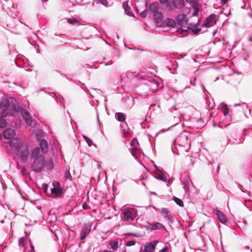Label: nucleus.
<instances>
[{
	"mask_svg": "<svg viewBox=\"0 0 252 252\" xmlns=\"http://www.w3.org/2000/svg\"><path fill=\"white\" fill-rule=\"evenodd\" d=\"M190 134L183 131L174 140L171 146L173 154L179 155L180 153L187 152L190 147Z\"/></svg>",
	"mask_w": 252,
	"mask_h": 252,
	"instance_id": "obj_1",
	"label": "nucleus"
},
{
	"mask_svg": "<svg viewBox=\"0 0 252 252\" xmlns=\"http://www.w3.org/2000/svg\"><path fill=\"white\" fill-rule=\"evenodd\" d=\"M40 148L36 147L31 150V159L32 161L31 165V169L36 173L41 172L45 165V157L39 155Z\"/></svg>",
	"mask_w": 252,
	"mask_h": 252,
	"instance_id": "obj_2",
	"label": "nucleus"
},
{
	"mask_svg": "<svg viewBox=\"0 0 252 252\" xmlns=\"http://www.w3.org/2000/svg\"><path fill=\"white\" fill-rule=\"evenodd\" d=\"M15 154L18 156L22 162H26L31 157V151L29 145L26 144L20 147Z\"/></svg>",
	"mask_w": 252,
	"mask_h": 252,
	"instance_id": "obj_3",
	"label": "nucleus"
},
{
	"mask_svg": "<svg viewBox=\"0 0 252 252\" xmlns=\"http://www.w3.org/2000/svg\"><path fill=\"white\" fill-rule=\"evenodd\" d=\"M8 143L10 147L14 153L20 149V147L23 146L22 140L17 138L10 140Z\"/></svg>",
	"mask_w": 252,
	"mask_h": 252,
	"instance_id": "obj_4",
	"label": "nucleus"
},
{
	"mask_svg": "<svg viewBox=\"0 0 252 252\" xmlns=\"http://www.w3.org/2000/svg\"><path fill=\"white\" fill-rule=\"evenodd\" d=\"M217 16L215 14H212L206 18L205 22L202 26H205L207 28H210L217 23Z\"/></svg>",
	"mask_w": 252,
	"mask_h": 252,
	"instance_id": "obj_5",
	"label": "nucleus"
},
{
	"mask_svg": "<svg viewBox=\"0 0 252 252\" xmlns=\"http://www.w3.org/2000/svg\"><path fill=\"white\" fill-rule=\"evenodd\" d=\"M10 102L8 98L2 97L0 101V109L3 111L2 114L5 116L7 111H9Z\"/></svg>",
	"mask_w": 252,
	"mask_h": 252,
	"instance_id": "obj_6",
	"label": "nucleus"
},
{
	"mask_svg": "<svg viewBox=\"0 0 252 252\" xmlns=\"http://www.w3.org/2000/svg\"><path fill=\"white\" fill-rule=\"evenodd\" d=\"M145 227L147 228L148 230H150V231L160 229H166L165 226L162 224L158 222L152 223L148 222L147 225L145 226Z\"/></svg>",
	"mask_w": 252,
	"mask_h": 252,
	"instance_id": "obj_7",
	"label": "nucleus"
},
{
	"mask_svg": "<svg viewBox=\"0 0 252 252\" xmlns=\"http://www.w3.org/2000/svg\"><path fill=\"white\" fill-rule=\"evenodd\" d=\"M91 230V225L90 224H85L82 226L80 232V240H84L90 234Z\"/></svg>",
	"mask_w": 252,
	"mask_h": 252,
	"instance_id": "obj_8",
	"label": "nucleus"
},
{
	"mask_svg": "<svg viewBox=\"0 0 252 252\" xmlns=\"http://www.w3.org/2000/svg\"><path fill=\"white\" fill-rule=\"evenodd\" d=\"M177 24L181 26H184L187 24L188 19L185 14H179L176 18Z\"/></svg>",
	"mask_w": 252,
	"mask_h": 252,
	"instance_id": "obj_9",
	"label": "nucleus"
},
{
	"mask_svg": "<svg viewBox=\"0 0 252 252\" xmlns=\"http://www.w3.org/2000/svg\"><path fill=\"white\" fill-rule=\"evenodd\" d=\"M21 114L23 119L25 121L26 124L29 126H31L32 120L30 113L26 110H24Z\"/></svg>",
	"mask_w": 252,
	"mask_h": 252,
	"instance_id": "obj_10",
	"label": "nucleus"
},
{
	"mask_svg": "<svg viewBox=\"0 0 252 252\" xmlns=\"http://www.w3.org/2000/svg\"><path fill=\"white\" fill-rule=\"evenodd\" d=\"M40 150L43 154H46L48 152L49 147L47 141L46 140L42 139L40 141Z\"/></svg>",
	"mask_w": 252,
	"mask_h": 252,
	"instance_id": "obj_11",
	"label": "nucleus"
},
{
	"mask_svg": "<svg viewBox=\"0 0 252 252\" xmlns=\"http://www.w3.org/2000/svg\"><path fill=\"white\" fill-rule=\"evenodd\" d=\"M15 131L12 128H8L3 132V136L6 139L13 138L15 135Z\"/></svg>",
	"mask_w": 252,
	"mask_h": 252,
	"instance_id": "obj_12",
	"label": "nucleus"
},
{
	"mask_svg": "<svg viewBox=\"0 0 252 252\" xmlns=\"http://www.w3.org/2000/svg\"><path fill=\"white\" fill-rule=\"evenodd\" d=\"M183 188L186 193L189 192V186L192 184V181L189 177L184 178L183 181Z\"/></svg>",
	"mask_w": 252,
	"mask_h": 252,
	"instance_id": "obj_13",
	"label": "nucleus"
},
{
	"mask_svg": "<svg viewBox=\"0 0 252 252\" xmlns=\"http://www.w3.org/2000/svg\"><path fill=\"white\" fill-rule=\"evenodd\" d=\"M153 17L154 21L157 24H160L162 23L163 16L161 12L159 11H156L154 13Z\"/></svg>",
	"mask_w": 252,
	"mask_h": 252,
	"instance_id": "obj_14",
	"label": "nucleus"
},
{
	"mask_svg": "<svg viewBox=\"0 0 252 252\" xmlns=\"http://www.w3.org/2000/svg\"><path fill=\"white\" fill-rule=\"evenodd\" d=\"M214 213L217 215L218 220L221 223H224L227 221L226 216L221 211L219 210H214Z\"/></svg>",
	"mask_w": 252,
	"mask_h": 252,
	"instance_id": "obj_15",
	"label": "nucleus"
},
{
	"mask_svg": "<svg viewBox=\"0 0 252 252\" xmlns=\"http://www.w3.org/2000/svg\"><path fill=\"white\" fill-rule=\"evenodd\" d=\"M158 243V242L157 241H154L149 243L148 245L145 246L144 250V252H153L155 249Z\"/></svg>",
	"mask_w": 252,
	"mask_h": 252,
	"instance_id": "obj_16",
	"label": "nucleus"
},
{
	"mask_svg": "<svg viewBox=\"0 0 252 252\" xmlns=\"http://www.w3.org/2000/svg\"><path fill=\"white\" fill-rule=\"evenodd\" d=\"M159 4L157 2H154L150 4L148 9V12L150 14H152L155 13L156 11H158V8Z\"/></svg>",
	"mask_w": 252,
	"mask_h": 252,
	"instance_id": "obj_17",
	"label": "nucleus"
},
{
	"mask_svg": "<svg viewBox=\"0 0 252 252\" xmlns=\"http://www.w3.org/2000/svg\"><path fill=\"white\" fill-rule=\"evenodd\" d=\"M51 193L57 197H61L63 193V189L62 188H52Z\"/></svg>",
	"mask_w": 252,
	"mask_h": 252,
	"instance_id": "obj_18",
	"label": "nucleus"
},
{
	"mask_svg": "<svg viewBox=\"0 0 252 252\" xmlns=\"http://www.w3.org/2000/svg\"><path fill=\"white\" fill-rule=\"evenodd\" d=\"M172 5L176 8L182 9L185 5L184 0H173Z\"/></svg>",
	"mask_w": 252,
	"mask_h": 252,
	"instance_id": "obj_19",
	"label": "nucleus"
},
{
	"mask_svg": "<svg viewBox=\"0 0 252 252\" xmlns=\"http://www.w3.org/2000/svg\"><path fill=\"white\" fill-rule=\"evenodd\" d=\"M124 217L127 221H132L134 220L132 212L128 210L124 211Z\"/></svg>",
	"mask_w": 252,
	"mask_h": 252,
	"instance_id": "obj_20",
	"label": "nucleus"
},
{
	"mask_svg": "<svg viewBox=\"0 0 252 252\" xmlns=\"http://www.w3.org/2000/svg\"><path fill=\"white\" fill-rule=\"evenodd\" d=\"M109 248L112 249L114 252L117 251L119 247V242L117 240L111 241L109 243Z\"/></svg>",
	"mask_w": 252,
	"mask_h": 252,
	"instance_id": "obj_21",
	"label": "nucleus"
},
{
	"mask_svg": "<svg viewBox=\"0 0 252 252\" xmlns=\"http://www.w3.org/2000/svg\"><path fill=\"white\" fill-rule=\"evenodd\" d=\"M115 118L120 122H124L126 121V117L125 115L121 112H117L115 114Z\"/></svg>",
	"mask_w": 252,
	"mask_h": 252,
	"instance_id": "obj_22",
	"label": "nucleus"
},
{
	"mask_svg": "<svg viewBox=\"0 0 252 252\" xmlns=\"http://www.w3.org/2000/svg\"><path fill=\"white\" fill-rule=\"evenodd\" d=\"M128 1H125L123 3V7L125 10V12L126 14L129 15V16H134L133 13L130 11V8L128 5Z\"/></svg>",
	"mask_w": 252,
	"mask_h": 252,
	"instance_id": "obj_23",
	"label": "nucleus"
},
{
	"mask_svg": "<svg viewBox=\"0 0 252 252\" xmlns=\"http://www.w3.org/2000/svg\"><path fill=\"white\" fill-rule=\"evenodd\" d=\"M13 110L15 114H17L19 112H21V113L24 111V109L20 107L19 105H14L13 107Z\"/></svg>",
	"mask_w": 252,
	"mask_h": 252,
	"instance_id": "obj_24",
	"label": "nucleus"
},
{
	"mask_svg": "<svg viewBox=\"0 0 252 252\" xmlns=\"http://www.w3.org/2000/svg\"><path fill=\"white\" fill-rule=\"evenodd\" d=\"M132 156L136 159L138 158L139 157V154L137 148H132L131 151Z\"/></svg>",
	"mask_w": 252,
	"mask_h": 252,
	"instance_id": "obj_25",
	"label": "nucleus"
},
{
	"mask_svg": "<svg viewBox=\"0 0 252 252\" xmlns=\"http://www.w3.org/2000/svg\"><path fill=\"white\" fill-rule=\"evenodd\" d=\"M24 252H35L34 249V246L32 244L31 241H30L29 247L27 246L25 248Z\"/></svg>",
	"mask_w": 252,
	"mask_h": 252,
	"instance_id": "obj_26",
	"label": "nucleus"
},
{
	"mask_svg": "<svg viewBox=\"0 0 252 252\" xmlns=\"http://www.w3.org/2000/svg\"><path fill=\"white\" fill-rule=\"evenodd\" d=\"M221 108L222 110V112L223 113L224 116H226L228 113V108L226 104L221 103Z\"/></svg>",
	"mask_w": 252,
	"mask_h": 252,
	"instance_id": "obj_27",
	"label": "nucleus"
},
{
	"mask_svg": "<svg viewBox=\"0 0 252 252\" xmlns=\"http://www.w3.org/2000/svg\"><path fill=\"white\" fill-rule=\"evenodd\" d=\"M121 126L123 128V132L125 134L130 133V132H129V128L128 127V126L126 123H125V124L122 125Z\"/></svg>",
	"mask_w": 252,
	"mask_h": 252,
	"instance_id": "obj_28",
	"label": "nucleus"
},
{
	"mask_svg": "<svg viewBox=\"0 0 252 252\" xmlns=\"http://www.w3.org/2000/svg\"><path fill=\"white\" fill-rule=\"evenodd\" d=\"M173 200L179 206L183 207L184 206V203L181 199L176 197H174Z\"/></svg>",
	"mask_w": 252,
	"mask_h": 252,
	"instance_id": "obj_29",
	"label": "nucleus"
},
{
	"mask_svg": "<svg viewBox=\"0 0 252 252\" xmlns=\"http://www.w3.org/2000/svg\"><path fill=\"white\" fill-rule=\"evenodd\" d=\"M7 122L2 117H0V128H4L6 126Z\"/></svg>",
	"mask_w": 252,
	"mask_h": 252,
	"instance_id": "obj_30",
	"label": "nucleus"
},
{
	"mask_svg": "<svg viewBox=\"0 0 252 252\" xmlns=\"http://www.w3.org/2000/svg\"><path fill=\"white\" fill-rule=\"evenodd\" d=\"M157 178L164 182H166L167 181L166 176L162 173H159L157 175Z\"/></svg>",
	"mask_w": 252,
	"mask_h": 252,
	"instance_id": "obj_31",
	"label": "nucleus"
},
{
	"mask_svg": "<svg viewBox=\"0 0 252 252\" xmlns=\"http://www.w3.org/2000/svg\"><path fill=\"white\" fill-rule=\"evenodd\" d=\"M166 24L168 26H174L175 25V22L172 19L168 18L166 20Z\"/></svg>",
	"mask_w": 252,
	"mask_h": 252,
	"instance_id": "obj_32",
	"label": "nucleus"
},
{
	"mask_svg": "<svg viewBox=\"0 0 252 252\" xmlns=\"http://www.w3.org/2000/svg\"><path fill=\"white\" fill-rule=\"evenodd\" d=\"M160 4L164 7L167 8L169 6L168 0H159Z\"/></svg>",
	"mask_w": 252,
	"mask_h": 252,
	"instance_id": "obj_33",
	"label": "nucleus"
},
{
	"mask_svg": "<svg viewBox=\"0 0 252 252\" xmlns=\"http://www.w3.org/2000/svg\"><path fill=\"white\" fill-rule=\"evenodd\" d=\"M19 244L20 245L25 246L27 244L26 239L25 237H21L19 240Z\"/></svg>",
	"mask_w": 252,
	"mask_h": 252,
	"instance_id": "obj_34",
	"label": "nucleus"
},
{
	"mask_svg": "<svg viewBox=\"0 0 252 252\" xmlns=\"http://www.w3.org/2000/svg\"><path fill=\"white\" fill-rule=\"evenodd\" d=\"M83 138L89 146H91L93 144V141L87 136L83 135Z\"/></svg>",
	"mask_w": 252,
	"mask_h": 252,
	"instance_id": "obj_35",
	"label": "nucleus"
},
{
	"mask_svg": "<svg viewBox=\"0 0 252 252\" xmlns=\"http://www.w3.org/2000/svg\"><path fill=\"white\" fill-rule=\"evenodd\" d=\"M160 213L161 214V215L164 217V218L167 216L169 214V211L166 208H161V210L160 211Z\"/></svg>",
	"mask_w": 252,
	"mask_h": 252,
	"instance_id": "obj_36",
	"label": "nucleus"
},
{
	"mask_svg": "<svg viewBox=\"0 0 252 252\" xmlns=\"http://www.w3.org/2000/svg\"><path fill=\"white\" fill-rule=\"evenodd\" d=\"M164 218L166 219L169 223H172L174 222L173 217L171 215H169V214L166 216Z\"/></svg>",
	"mask_w": 252,
	"mask_h": 252,
	"instance_id": "obj_37",
	"label": "nucleus"
},
{
	"mask_svg": "<svg viewBox=\"0 0 252 252\" xmlns=\"http://www.w3.org/2000/svg\"><path fill=\"white\" fill-rule=\"evenodd\" d=\"M194 6V10L192 14L193 16H196L198 15V12H199V8L196 5V4L194 5L192 4Z\"/></svg>",
	"mask_w": 252,
	"mask_h": 252,
	"instance_id": "obj_38",
	"label": "nucleus"
},
{
	"mask_svg": "<svg viewBox=\"0 0 252 252\" xmlns=\"http://www.w3.org/2000/svg\"><path fill=\"white\" fill-rule=\"evenodd\" d=\"M52 185L53 186V188H61L60 186V184L59 182L56 181H54L52 182Z\"/></svg>",
	"mask_w": 252,
	"mask_h": 252,
	"instance_id": "obj_39",
	"label": "nucleus"
},
{
	"mask_svg": "<svg viewBox=\"0 0 252 252\" xmlns=\"http://www.w3.org/2000/svg\"><path fill=\"white\" fill-rule=\"evenodd\" d=\"M67 21H68V22L70 24H72V25H74L75 24V23H77L78 22V20H76V19L75 18H73V19H67Z\"/></svg>",
	"mask_w": 252,
	"mask_h": 252,
	"instance_id": "obj_40",
	"label": "nucleus"
},
{
	"mask_svg": "<svg viewBox=\"0 0 252 252\" xmlns=\"http://www.w3.org/2000/svg\"><path fill=\"white\" fill-rule=\"evenodd\" d=\"M21 173L23 176H26L27 175V170L25 167H23L21 169Z\"/></svg>",
	"mask_w": 252,
	"mask_h": 252,
	"instance_id": "obj_41",
	"label": "nucleus"
},
{
	"mask_svg": "<svg viewBox=\"0 0 252 252\" xmlns=\"http://www.w3.org/2000/svg\"><path fill=\"white\" fill-rule=\"evenodd\" d=\"M135 243L136 242L134 240L129 241L126 242V246L127 247L134 246L135 244Z\"/></svg>",
	"mask_w": 252,
	"mask_h": 252,
	"instance_id": "obj_42",
	"label": "nucleus"
},
{
	"mask_svg": "<svg viewBox=\"0 0 252 252\" xmlns=\"http://www.w3.org/2000/svg\"><path fill=\"white\" fill-rule=\"evenodd\" d=\"M42 189L44 190V191L46 193H47L48 189V185L45 183H43L42 185Z\"/></svg>",
	"mask_w": 252,
	"mask_h": 252,
	"instance_id": "obj_43",
	"label": "nucleus"
},
{
	"mask_svg": "<svg viewBox=\"0 0 252 252\" xmlns=\"http://www.w3.org/2000/svg\"><path fill=\"white\" fill-rule=\"evenodd\" d=\"M138 144V140L136 138H134L132 140V141L130 142V145L131 146H136V145Z\"/></svg>",
	"mask_w": 252,
	"mask_h": 252,
	"instance_id": "obj_44",
	"label": "nucleus"
},
{
	"mask_svg": "<svg viewBox=\"0 0 252 252\" xmlns=\"http://www.w3.org/2000/svg\"><path fill=\"white\" fill-rule=\"evenodd\" d=\"M200 31L201 29L197 28V27L196 28H192V29L191 30L192 32L194 34L198 33Z\"/></svg>",
	"mask_w": 252,
	"mask_h": 252,
	"instance_id": "obj_45",
	"label": "nucleus"
},
{
	"mask_svg": "<svg viewBox=\"0 0 252 252\" xmlns=\"http://www.w3.org/2000/svg\"><path fill=\"white\" fill-rule=\"evenodd\" d=\"M178 32L181 34L186 33L188 32V30H184L182 29H178Z\"/></svg>",
	"mask_w": 252,
	"mask_h": 252,
	"instance_id": "obj_46",
	"label": "nucleus"
},
{
	"mask_svg": "<svg viewBox=\"0 0 252 252\" xmlns=\"http://www.w3.org/2000/svg\"><path fill=\"white\" fill-rule=\"evenodd\" d=\"M196 24H192V23H190L188 25V29L191 30L192 29V28H196Z\"/></svg>",
	"mask_w": 252,
	"mask_h": 252,
	"instance_id": "obj_47",
	"label": "nucleus"
},
{
	"mask_svg": "<svg viewBox=\"0 0 252 252\" xmlns=\"http://www.w3.org/2000/svg\"><path fill=\"white\" fill-rule=\"evenodd\" d=\"M98 2H99L101 4L103 5H106L107 4V1L106 0H97Z\"/></svg>",
	"mask_w": 252,
	"mask_h": 252,
	"instance_id": "obj_48",
	"label": "nucleus"
},
{
	"mask_svg": "<svg viewBox=\"0 0 252 252\" xmlns=\"http://www.w3.org/2000/svg\"><path fill=\"white\" fill-rule=\"evenodd\" d=\"M147 11H143L140 13V15L142 18H145L147 16Z\"/></svg>",
	"mask_w": 252,
	"mask_h": 252,
	"instance_id": "obj_49",
	"label": "nucleus"
},
{
	"mask_svg": "<svg viewBox=\"0 0 252 252\" xmlns=\"http://www.w3.org/2000/svg\"><path fill=\"white\" fill-rule=\"evenodd\" d=\"M159 252H168V249L167 247L165 246L163 249L160 250Z\"/></svg>",
	"mask_w": 252,
	"mask_h": 252,
	"instance_id": "obj_50",
	"label": "nucleus"
},
{
	"mask_svg": "<svg viewBox=\"0 0 252 252\" xmlns=\"http://www.w3.org/2000/svg\"><path fill=\"white\" fill-rule=\"evenodd\" d=\"M195 80H196V77H194V80L193 81H192V80H190L189 81V84L192 86H195Z\"/></svg>",
	"mask_w": 252,
	"mask_h": 252,
	"instance_id": "obj_51",
	"label": "nucleus"
},
{
	"mask_svg": "<svg viewBox=\"0 0 252 252\" xmlns=\"http://www.w3.org/2000/svg\"><path fill=\"white\" fill-rule=\"evenodd\" d=\"M66 179H70V180H71V179H72V176H71V174H70V172H67V173H66Z\"/></svg>",
	"mask_w": 252,
	"mask_h": 252,
	"instance_id": "obj_52",
	"label": "nucleus"
},
{
	"mask_svg": "<svg viewBox=\"0 0 252 252\" xmlns=\"http://www.w3.org/2000/svg\"><path fill=\"white\" fill-rule=\"evenodd\" d=\"M125 235L126 236H133V237H136V234L135 233H126L125 234Z\"/></svg>",
	"mask_w": 252,
	"mask_h": 252,
	"instance_id": "obj_53",
	"label": "nucleus"
},
{
	"mask_svg": "<svg viewBox=\"0 0 252 252\" xmlns=\"http://www.w3.org/2000/svg\"><path fill=\"white\" fill-rule=\"evenodd\" d=\"M228 2V0H220V3L222 4V5H224L225 4H226Z\"/></svg>",
	"mask_w": 252,
	"mask_h": 252,
	"instance_id": "obj_54",
	"label": "nucleus"
},
{
	"mask_svg": "<svg viewBox=\"0 0 252 252\" xmlns=\"http://www.w3.org/2000/svg\"><path fill=\"white\" fill-rule=\"evenodd\" d=\"M229 142H231V140L229 139ZM232 143H236V144H239L241 143V142L238 141L237 140L235 139L234 141H232Z\"/></svg>",
	"mask_w": 252,
	"mask_h": 252,
	"instance_id": "obj_55",
	"label": "nucleus"
},
{
	"mask_svg": "<svg viewBox=\"0 0 252 252\" xmlns=\"http://www.w3.org/2000/svg\"><path fill=\"white\" fill-rule=\"evenodd\" d=\"M83 208L84 209H87L88 208V205L86 203H85L83 205Z\"/></svg>",
	"mask_w": 252,
	"mask_h": 252,
	"instance_id": "obj_56",
	"label": "nucleus"
},
{
	"mask_svg": "<svg viewBox=\"0 0 252 252\" xmlns=\"http://www.w3.org/2000/svg\"><path fill=\"white\" fill-rule=\"evenodd\" d=\"M249 40L250 41H252V33L251 35H250L249 37Z\"/></svg>",
	"mask_w": 252,
	"mask_h": 252,
	"instance_id": "obj_57",
	"label": "nucleus"
},
{
	"mask_svg": "<svg viewBox=\"0 0 252 252\" xmlns=\"http://www.w3.org/2000/svg\"><path fill=\"white\" fill-rule=\"evenodd\" d=\"M201 88H202V90L204 92L205 91V86L203 84H201Z\"/></svg>",
	"mask_w": 252,
	"mask_h": 252,
	"instance_id": "obj_58",
	"label": "nucleus"
},
{
	"mask_svg": "<svg viewBox=\"0 0 252 252\" xmlns=\"http://www.w3.org/2000/svg\"><path fill=\"white\" fill-rule=\"evenodd\" d=\"M102 252H114V251L105 250H103Z\"/></svg>",
	"mask_w": 252,
	"mask_h": 252,
	"instance_id": "obj_59",
	"label": "nucleus"
},
{
	"mask_svg": "<svg viewBox=\"0 0 252 252\" xmlns=\"http://www.w3.org/2000/svg\"><path fill=\"white\" fill-rule=\"evenodd\" d=\"M186 0V1L187 2H189V3H193V2L192 1L193 0Z\"/></svg>",
	"mask_w": 252,
	"mask_h": 252,
	"instance_id": "obj_60",
	"label": "nucleus"
},
{
	"mask_svg": "<svg viewBox=\"0 0 252 252\" xmlns=\"http://www.w3.org/2000/svg\"><path fill=\"white\" fill-rule=\"evenodd\" d=\"M171 182H172L171 180H170H170H169L168 181V182H167V186H168V185H169V184H170V183H171Z\"/></svg>",
	"mask_w": 252,
	"mask_h": 252,
	"instance_id": "obj_61",
	"label": "nucleus"
},
{
	"mask_svg": "<svg viewBox=\"0 0 252 252\" xmlns=\"http://www.w3.org/2000/svg\"><path fill=\"white\" fill-rule=\"evenodd\" d=\"M49 164L53 167V161L50 162Z\"/></svg>",
	"mask_w": 252,
	"mask_h": 252,
	"instance_id": "obj_62",
	"label": "nucleus"
},
{
	"mask_svg": "<svg viewBox=\"0 0 252 252\" xmlns=\"http://www.w3.org/2000/svg\"><path fill=\"white\" fill-rule=\"evenodd\" d=\"M217 30H215L213 32V36H214L217 32Z\"/></svg>",
	"mask_w": 252,
	"mask_h": 252,
	"instance_id": "obj_63",
	"label": "nucleus"
},
{
	"mask_svg": "<svg viewBox=\"0 0 252 252\" xmlns=\"http://www.w3.org/2000/svg\"><path fill=\"white\" fill-rule=\"evenodd\" d=\"M185 88H186V89H189V88H190V86H188V85H187V86L185 87Z\"/></svg>",
	"mask_w": 252,
	"mask_h": 252,
	"instance_id": "obj_64",
	"label": "nucleus"
}]
</instances>
